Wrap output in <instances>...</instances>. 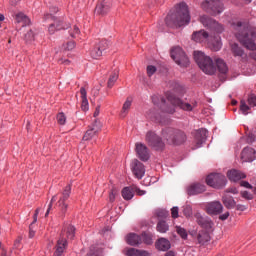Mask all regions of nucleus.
<instances>
[{
	"mask_svg": "<svg viewBox=\"0 0 256 256\" xmlns=\"http://www.w3.org/2000/svg\"><path fill=\"white\" fill-rule=\"evenodd\" d=\"M209 231L211 230H200L197 233L196 239H197L198 245H207V243L211 241V235L209 234Z\"/></svg>",
	"mask_w": 256,
	"mask_h": 256,
	"instance_id": "393cba45",
	"label": "nucleus"
},
{
	"mask_svg": "<svg viewBox=\"0 0 256 256\" xmlns=\"http://www.w3.org/2000/svg\"><path fill=\"white\" fill-rule=\"evenodd\" d=\"M67 239H75V226L69 225L66 229Z\"/></svg>",
	"mask_w": 256,
	"mask_h": 256,
	"instance_id": "37998d69",
	"label": "nucleus"
},
{
	"mask_svg": "<svg viewBox=\"0 0 256 256\" xmlns=\"http://www.w3.org/2000/svg\"><path fill=\"white\" fill-rule=\"evenodd\" d=\"M117 79H119V74L117 72L112 73L108 79L107 87L111 89L117 82Z\"/></svg>",
	"mask_w": 256,
	"mask_h": 256,
	"instance_id": "58836bf2",
	"label": "nucleus"
},
{
	"mask_svg": "<svg viewBox=\"0 0 256 256\" xmlns=\"http://www.w3.org/2000/svg\"><path fill=\"white\" fill-rule=\"evenodd\" d=\"M254 141H255V135L250 134V135L248 136L247 142H248V143H254Z\"/></svg>",
	"mask_w": 256,
	"mask_h": 256,
	"instance_id": "774afa93",
	"label": "nucleus"
},
{
	"mask_svg": "<svg viewBox=\"0 0 256 256\" xmlns=\"http://www.w3.org/2000/svg\"><path fill=\"white\" fill-rule=\"evenodd\" d=\"M206 184L213 189H223L227 185V178L221 173L209 174L206 177Z\"/></svg>",
	"mask_w": 256,
	"mask_h": 256,
	"instance_id": "6e6552de",
	"label": "nucleus"
},
{
	"mask_svg": "<svg viewBox=\"0 0 256 256\" xmlns=\"http://www.w3.org/2000/svg\"><path fill=\"white\" fill-rule=\"evenodd\" d=\"M107 49H109V42L107 40H101L92 48L90 56L92 59H101L103 52L107 51Z\"/></svg>",
	"mask_w": 256,
	"mask_h": 256,
	"instance_id": "f8f14e48",
	"label": "nucleus"
},
{
	"mask_svg": "<svg viewBox=\"0 0 256 256\" xmlns=\"http://www.w3.org/2000/svg\"><path fill=\"white\" fill-rule=\"evenodd\" d=\"M155 247L158 251H169L171 249V242L166 238H159L155 242Z\"/></svg>",
	"mask_w": 256,
	"mask_h": 256,
	"instance_id": "cd10ccee",
	"label": "nucleus"
},
{
	"mask_svg": "<svg viewBox=\"0 0 256 256\" xmlns=\"http://www.w3.org/2000/svg\"><path fill=\"white\" fill-rule=\"evenodd\" d=\"M194 217L196 219V223L199 226H201L202 229H205L206 231H212L213 230V225H215V223H213V220H211V218L201 214L200 212H197L194 215Z\"/></svg>",
	"mask_w": 256,
	"mask_h": 256,
	"instance_id": "ddd939ff",
	"label": "nucleus"
},
{
	"mask_svg": "<svg viewBox=\"0 0 256 256\" xmlns=\"http://www.w3.org/2000/svg\"><path fill=\"white\" fill-rule=\"evenodd\" d=\"M201 7L206 13H210L214 17L221 15V12L224 11L225 7L222 2L219 0H205L202 2Z\"/></svg>",
	"mask_w": 256,
	"mask_h": 256,
	"instance_id": "39448f33",
	"label": "nucleus"
},
{
	"mask_svg": "<svg viewBox=\"0 0 256 256\" xmlns=\"http://www.w3.org/2000/svg\"><path fill=\"white\" fill-rule=\"evenodd\" d=\"M127 256H151V253L146 250H139L137 248H130L126 251Z\"/></svg>",
	"mask_w": 256,
	"mask_h": 256,
	"instance_id": "2f4dec72",
	"label": "nucleus"
},
{
	"mask_svg": "<svg viewBox=\"0 0 256 256\" xmlns=\"http://www.w3.org/2000/svg\"><path fill=\"white\" fill-rule=\"evenodd\" d=\"M67 249V239L61 234L56 244V251L53 256H62L63 252Z\"/></svg>",
	"mask_w": 256,
	"mask_h": 256,
	"instance_id": "a878e982",
	"label": "nucleus"
},
{
	"mask_svg": "<svg viewBox=\"0 0 256 256\" xmlns=\"http://www.w3.org/2000/svg\"><path fill=\"white\" fill-rule=\"evenodd\" d=\"M132 172L136 179H143L145 175V166L139 160H134Z\"/></svg>",
	"mask_w": 256,
	"mask_h": 256,
	"instance_id": "4be33fe9",
	"label": "nucleus"
},
{
	"mask_svg": "<svg viewBox=\"0 0 256 256\" xmlns=\"http://www.w3.org/2000/svg\"><path fill=\"white\" fill-rule=\"evenodd\" d=\"M210 47H211L212 51H220L221 47H222L221 41L215 40L214 42H212L210 44Z\"/></svg>",
	"mask_w": 256,
	"mask_h": 256,
	"instance_id": "de8ad7c7",
	"label": "nucleus"
},
{
	"mask_svg": "<svg viewBox=\"0 0 256 256\" xmlns=\"http://www.w3.org/2000/svg\"><path fill=\"white\" fill-rule=\"evenodd\" d=\"M183 213L185 217H191V215H193V209L191 208V206H186L183 209Z\"/></svg>",
	"mask_w": 256,
	"mask_h": 256,
	"instance_id": "864d4df0",
	"label": "nucleus"
},
{
	"mask_svg": "<svg viewBox=\"0 0 256 256\" xmlns=\"http://www.w3.org/2000/svg\"><path fill=\"white\" fill-rule=\"evenodd\" d=\"M126 242L128 245H131L132 247H137L143 243V239L139 234L136 233H130L126 237Z\"/></svg>",
	"mask_w": 256,
	"mask_h": 256,
	"instance_id": "bb28decb",
	"label": "nucleus"
},
{
	"mask_svg": "<svg viewBox=\"0 0 256 256\" xmlns=\"http://www.w3.org/2000/svg\"><path fill=\"white\" fill-rule=\"evenodd\" d=\"M21 241H23V238L19 236L15 241H14V249H19L21 247Z\"/></svg>",
	"mask_w": 256,
	"mask_h": 256,
	"instance_id": "052dcab7",
	"label": "nucleus"
},
{
	"mask_svg": "<svg viewBox=\"0 0 256 256\" xmlns=\"http://www.w3.org/2000/svg\"><path fill=\"white\" fill-rule=\"evenodd\" d=\"M79 33H81V30H79V27L74 26L73 32H70V37L75 39L77 37V35H79Z\"/></svg>",
	"mask_w": 256,
	"mask_h": 256,
	"instance_id": "6e6d98bb",
	"label": "nucleus"
},
{
	"mask_svg": "<svg viewBox=\"0 0 256 256\" xmlns=\"http://www.w3.org/2000/svg\"><path fill=\"white\" fill-rule=\"evenodd\" d=\"M171 215L173 219H177L179 217V207L175 206L171 209Z\"/></svg>",
	"mask_w": 256,
	"mask_h": 256,
	"instance_id": "5fc2aeb1",
	"label": "nucleus"
},
{
	"mask_svg": "<svg viewBox=\"0 0 256 256\" xmlns=\"http://www.w3.org/2000/svg\"><path fill=\"white\" fill-rule=\"evenodd\" d=\"M146 71H147L148 77H153V75H155V73H157V67H155L153 65H149V66H147Z\"/></svg>",
	"mask_w": 256,
	"mask_h": 256,
	"instance_id": "8fccbe9b",
	"label": "nucleus"
},
{
	"mask_svg": "<svg viewBox=\"0 0 256 256\" xmlns=\"http://www.w3.org/2000/svg\"><path fill=\"white\" fill-rule=\"evenodd\" d=\"M89 127L96 133H99V131H101V127H103V124H101V121L95 119L93 124Z\"/></svg>",
	"mask_w": 256,
	"mask_h": 256,
	"instance_id": "49530a36",
	"label": "nucleus"
},
{
	"mask_svg": "<svg viewBox=\"0 0 256 256\" xmlns=\"http://www.w3.org/2000/svg\"><path fill=\"white\" fill-rule=\"evenodd\" d=\"M75 47V41H69L66 44H63L64 51H73Z\"/></svg>",
	"mask_w": 256,
	"mask_h": 256,
	"instance_id": "3c124183",
	"label": "nucleus"
},
{
	"mask_svg": "<svg viewBox=\"0 0 256 256\" xmlns=\"http://www.w3.org/2000/svg\"><path fill=\"white\" fill-rule=\"evenodd\" d=\"M117 195H119V189H117V187L113 186L111 191H110V194H109L110 203L115 202V197H117Z\"/></svg>",
	"mask_w": 256,
	"mask_h": 256,
	"instance_id": "c03bdc74",
	"label": "nucleus"
},
{
	"mask_svg": "<svg viewBox=\"0 0 256 256\" xmlns=\"http://www.w3.org/2000/svg\"><path fill=\"white\" fill-rule=\"evenodd\" d=\"M236 210L237 211H247V206L243 204H236Z\"/></svg>",
	"mask_w": 256,
	"mask_h": 256,
	"instance_id": "e2e57ef3",
	"label": "nucleus"
},
{
	"mask_svg": "<svg viewBox=\"0 0 256 256\" xmlns=\"http://www.w3.org/2000/svg\"><path fill=\"white\" fill-rule=\"evenodd\" d=\"M229 212H225L224 214L219 216L220 221H227V219H229Z\"/></svg>",
	"mask_w": 256,
	"mask_h": 256,
	"instance_id": "0e129e2a",
	"label": "nucleus"
},
{
	"mask_svg": "<svg viewBox=\"0 0 256 256\" xmlns=\"http://www.w3.org/2000/svg\"><path fill=\"white\" fill-rule=\"evenodd\" d=\"M231 53L233 57H241L242 59H247V55L245 54V50L239 46L237 43L231 44Z\"/></svg>",
	"mask_w": 256,
	"mask_h": 256,
	"instance_id": "c85d7f7f",
	"label": "nucleus"
},
{
	"mask_svg": "<svg viewBox=\"0 0 256 256\" xmlns=\"http://www.w3.org/2000/svg\"><path fill=\"white\" fill-rule=\"evenodd\" d=\"M168 101H170L171 105L174 107H179V109H182L183 111H193L195 107H197V102H195L193 105L183 102L179 97L169 95Z\"/></svg>",
	"mask_w": 256,
	"mask_h": 256,
	"instance_id": "9b49d317",
	"label": "nucleus"
},
{
	"mask_svg": "<svg viewBox=\"0 0 256 256\" xmlns=\"http://www.w3.org/2000/svg\"><path fill=\"white\" fill-rule=\"evenodd\" d=\"M227 177L229 181H233V183H237V181H241V179H247V175L237 169L229 170Z\"/></svg>",
	"mask_w": 256,
	"mask_h": 256,
	"instance_id": "5701e85b",
	"label": "nucleus"
},
{
	"mask_svg": "<svg viewBox=\"0 0 256 256\" xmlns=\"http://www.w3.org/2000/svg\"><path fill=\"white\" fill-rule=\"evenodd\" d=\"M167 27L177 29L183 25L191 23V15L189 14V6L185 2L176 5L175 10H170L165 18Z\"/></svg>",
	"mask_w": 256,
	"mask_h": 256,
	"instance_id": "f03ea898",
	"label": "nucleus"
},
{
	"mask_svg": "<svg viewBox=\"0 0 256 256\" xmlns=\"http://www.w3.org/2000/svg\"><path fill=\"white\" fill-rule=\"evenodd\" d=\"M58 125H65L67 123V116H65V113L60 112L56 116Z\"/></svg>",
	"mask_w": 256,
	"mask_h": 256,
	"instance_id": "a18cd8bd",
	"label": "nucleus"
},
{
	"mask_svg": "<svg viewBox=\"0 0 256 256\" xmlns=\"http://www.w3.org/2000/svg\"><path fill=\"white\" fill-rule=\"evenodd\" d=\"M240 187H244L245 189H253V185H251L248 181H240Z\"/></svg>",
	"mask_w": 256,
	"mask_h": 256,
	"instance_id": "13d9d810",
	"label": "nucleus"
},
{
	"mask_svg": "<svg viewBox=\"0 0 256 256\" xmlns=\"http://www.w3.org/2000/svg\"><path fill=\"white\" fill-rule=\"evenodd\" d=\"M33 224L29 226V239H33L35 237V232L33 230Z\"/></svg>",
	"mask_w": 256,
	"mask_h": 256,
	"instance_id": "69168bd1",
	"label": "nucleus"
},
{
	"mask_svg": "<svg viewBox=\"0 0 256 256\" xmlns=\"http://www.w3.org/2000/svg\"><path fill=\"white\" fill-rule=\"evenodd\" d=\"M208 215H221L223 213V204L219 201H213L206 205Z\"/></svg>",
	"mask_w": 256,
	"mask_h": 256,
	"instance_id": "a211bd4d",
	"label": "nucleus"
},
{
	"mask_svg": "<svg viewBox=\"0 0 256 256\" xmlns=\"http://www.w3.org/2000/svg\"><path fill=\"white\" fill-rule=\"evenodd\" d=\"M235 31V37L238 39L242 47L248 51H256V28L247 22L238 21L232 24Z\"/></svg>",
	"mask_w": 256,
	"mask_h": 256,
	"instance_id": "f257e3e1",
	"label": "nucleus"
},
{
	"mask_svg": "<svg viewBox=\"0 0 256 256\" xmlns=\"http://www.w3.org/2000/svg\"><path fill=\"white\" fill-rule=\"evenodd\" d=\"M44 21H48L49 26H48V33L49 35H55L56 31H61V29H69V25L68 26H64L63 25V21H61V19L52 16L49 13H46L44 15Z\"/></svg>",
	"mask_w": 256,
	"mask_h": 256,
	"instance_id": "0eeeda50",
	"label": "nucleus"
},
{
	"mask_svg": "<svg viewBox=\"0 0 256 256\" xmlns=\"http://www.w3.org/2000/svg\"><path fill=\"white\" fill-rule=\"evenodd\" d=\"M248 104L250 107H256V95L251 94L248 96Z\"/></svg>",
	"mask_w": 256,
	"mask_h": 256,
	"instance_id": "603ef678",
	"label": "nucleus"
},
{
	"mask_svg": "<svg viewBox=\"0 0 256 256\" xmlns=\"http://www.w3.org/2000/svg\"><path fill=\"white\" fill-rule=\"evenodd\" d=\"M251 110V107L247 105L245 100H241L240 102V111L243 113V115H249V111Z\"/></svg>",
	"mask_w": 256,
	"mask_h": 256,
	"instance_id": "79ce46f5",
	"label": "nucleus"
},
{
	"mask_svg": "<svg viewBox=\"0 0 256 256\" xmlns=\"http://www.w3.org/2000/svg\"><path fill=\"white\" fill-rule=\"evenodd\" d=\"M168 215H169V214H168L167 212H165V211H158V212H157V217H158L159 219H165Z\"/></svg>",
	"mask_w": 256,
	"mask_h": 256,
	"instance_id": "680f3d73",
	"label": "nucleus"
},
{
	"mask_svg": "<svg viewBox=\"0 0 256 256\" xmlns=\"http://www.w3.org/2000/svg\"><path fill=\"white\" fill-rule=\"evenodd\" d=\"M215 64L219 72L218 77L220 81L222 82L227 81V73H229V66H227V63L225 62V60L221 58H216Z\"/></svg>",
	"mask_w": 256,
	"mask_h": 256,
	"instance_id": "2eb2a0df",
	"label": "nucleus"
},
{
	"mask_svg": "<svg viewBox=\"0 0 256 256\" xmlns=\"http://www.w3.org/2000/svg\"><path fill=\"white\" fill-rule=\"evenodd\" d=\"M192 41H195V43H205V41H209V33L205 30L195 31L192 34Z\"/></svg>",
	"mask_w": 256,
	"mask_h": 256,
	"instance_id": "b1692460",
	"label": "nucleus"
},
{
	"mask_svg": "<svg viewBox=\"0 0 256 256\" xmlns=\"http://www.w3.org/2000/svg\"><path fill=\"white\" fill-rule=\"evenodd\" d=\"M24 41L26 43H33L35 41V32L32 30H29L25 35H24Z\"/></svg>",
	"mask_w": 256,
	"mask_h": 256,
	"instance_id": "a19ab883",
	"label": "nucleus"
},
{
	"mask_svg": "<svg viewBox=\"0 0 256 256\" xmlns=\"http://www.w3.org/2000/svg\"><path fill=\"white\" fill-rule=\"evenodd\" d=\"M200 23H202V25L206 27V29L214 31L215 33H221L222 31H225L223 25L219 24V22L207 15H203L200 17Z\"/></svg>",
	"mask_w": 256,
	"mask_h": 256,
	"instance_id": "9d476101",
	"label": "nucleus"
},
{
	"mask_svg": "<svg viewBox=\"0 0 256 256\" xmlns=\"http://www.w3.org/2000/svg\"><path fill=\"white\" fill-rule=\"evenodd\" d=\"M15 19L18 23H23V27L31 25V19L23 12L16 14Z\"/></svg>",
	"mask_w": 256,
	"mask_h": 256,
	"instance_id": "72a5a7b5",
	"label": "nucleus"
},
{
	"mask_svg": "<svg viewBox=\"0 0 256 256\" xmlns=\"http://www.w3.org/2000/svg\"><path fill=\"white\" fill-rule=\"evenodd\" d=\"M98 132H95V130H93V128H91L89 126V129L85 132L84 136H83V141H91V139L97 135Z\"/></svg>",
	"mask_w": 256,
	"mask_h": 256,
	"instance_id": "4c0bfd02",
	"label": "nucleus"
},
{
	"mask_svg": "<svg viewBox=\"0 0 256 256\" xmlns=\"http://www.w3.org/2000/svg\"><path fill=\"white\" fill-rule=\"evenodd\" d=\"M156 231L158 233H167L169 231V224L165 220H159L156 225Z\"/></svg>",
	"mask_w": 256,
	"mask_h": 256,
	"instance_id": "c9c22d12",
	"label": "nucleus"
},
{
	"mask_svg": "<svg viewBox=\"0 0 256 256\" xmlns=\"http://www.w3.org/2000/svg\"><path fill=\"white\" fill-rule=\"evenodd\" d=\"M170 56L175 61L176 65H179L180 67H189V57H187V54H185V51H183V48L176 46L171 49Z\"/></svg>",
	"mask_w": 256,
	"mask_h": 256,
	"instance_id": "423d86ee",
	"label": "nucleus"
},
{
	"mask_svg": "<svg viewBox=\"0 0 256 256\" xmlns=\"http://www.w3.org/2000/svg\"><path fill=\"white\" fill-rule=\"evenodd\" d=\"M132 103H133V100L131 98H127L126 101L124 102L121 113H120V116L123 119H125V117H127V113H129Z\"/></svg>",
	"mask_w": 256,
	"mask_h": 256,
	"instance_id": "f704fd0d",
	"label": "nucleus"
},
{
	"mask_svg": "<svg viewBox=\"0 0 256 256\" xmlns=\"http://www.w3.org/2000/svg\"><path fill=\"white\" fill-rule=\"evenodd\" d=\"M241 159L245 163H251L256 159V151L252 147H245L241 152Z\"/></svg>",
	"mask_w": 256,
	"mask_h": 256,
	"instance_id": "6ab92c4d",
	"label": "nucleus"
},
{
	"mask_svg": "<svg viewBox=\"0 0 256 256\" xmlns=\"http://www.w3.org/2000/svg\"><path fill=\"white\" fill-rule=\"evenodd\" d=\"M141 239L145 245H153V235L150 232H142Z\"/></svg>",
	"mask_w": 256,
	"mask_h": 256,
	"instance_id": "e433bc0d",
	"label": "nucleus"
},
{
	"mask_svg": "<svg viewBox=\"0 0 256 256\" xmlns=\"http://www.w3.org/2000/svg\"><path fill=\"white\" fill-rule=\"evenodd\" d=\"M157 3H159V0H154V2H153V0H151L148 2L147 5H148L149 9H153V7H155V5H157Z\"/></svg>",
	"mask_w": 256,
	"mask_h": 256,
	"instance_id": "338daca9",
	"label": "nucleus"
},
{
	"mask_svg": "<svg viewBox=\"0 0 256 256\" xmlns=\"http://www.w3.org/2000/svg\"><path fill=\"white\" fill-rule=\"evenodd\" d=\"M111 7H113V0H102L96 5L95 13L97 15H106L111 11Z\"/></svg>",
	"mask_w": 256,
	"mask_h": 256,
	"instance_id": "dca6fc26",
	"label": "nucleus"
},
{
	"mask_svg": "<svg viewBox=\"0 0 256 256\" xmlns=\"http://www.w3.org/2000/svg\"><path fill=\"white\" fill-rule=\"evenodd\" d=\"M194 139L196 143L195 149H199L207 141V129L201 128L197 130Z\"/></svg>",
	"mask_w": 256,
	"mask_h": 256,
	"instance_id": "412c9836",
	"label": "nucleus"
},
{
	"mask_svg": "<svg viewBox=\"0 0 256 256\" xmlns=\"http://www.w3.org/2000/svg\"><path fill=\"white\" fill-rule=\"evenodd\" d=\"M206 191H207L206 186L201 183H193L187 187V194L189 196L201 195V193H205Z\"/></svg>",
	"mask_w": 256,
	"mask_h": 256,
	"instance_id": "aec40b11",
	"label": "nucleus"
},
{
	"mask_svg": "<svg viewBox=\"0 0 256 256\" xmlns=\"http://www.w3.org/2000/svg\"><path fill=\"white\" fill-rule=\"evenodd\" d=\"M225 193H232V195H238L239 194V190L235 187H231V188H227L225 190Z\"/></svg>",
	"mask_w": 256,
	"mask_h": 256,
	"instance_id": "bf43d9fd",
	"label": "nucleus"
},
{
	"mask_svg": "<svg viewBox=\"0 0 256 256\" xmlns=\"http://www.w3.org/2000/svg\"><path fill=\"white\" fill-rule=\"evenodd\" d=\"M194 61H196L198 67H200L203 73L206 75H215L217 67H215L211 57L206 56L205 53L201 51H194Z\"/></svg>",
	"mask_w": 256,
	"mask_h": 256,
	"instance_id": "20e7f679",
	"label": "nucleus"
},
{
	"mask_svg": "<svg viewBox=\"0 0 256 256\" xmlns=\"http://www.w3.org/2000/svg\"><path fill=\"white\" fill-rule=\"evenodd\" d=\"M69 197H71V184H68L64 188V190L62 192V197L58 201L62 217H65V214L67 213V209H68L69 205H67V203H65V201H67V199H69Z\"/></svg>",
	"mask_w": 256,
	"mask_h": 256,
	"instance_id": "4468645a",
	"label": "nucleus"
},
{
	"mask_svg": "<svg viewBox=\"0 0 256 256\" xmlns=\"http://www.w3.org/2000/svg\"><path fill=\"white\" fill-rule=\"evenodd\" d=\"M222 203L226 209H235L237 202L233 198V196H229L227 194H224L222 196Z\"/></svg>",
	"mask_w": 256,
	"mask_h": 256,
	"instance_id": "c756f323",
	"label": "nucleus"
},
{
	"mask_svg": "<svg viewBox=\"0 0 256 256\" xmlns=\"http://www.w3.org/2000/svg\"><path fill=\"white\" fill-rule=\"evenodd\" d=\"M135 151L138 155L140 161H149V148L143 143H136L135 144Z\"/></svg>",
	"mask_w": 256,
	"mask_h": 256,
	"instance_id": "f3484780",
	"label": "nucleus"
},
{
	"mask_svg": "<svg viewBox=\"0 0 256 256\" xmlns=\"http://www.w3.org/2000/svg\"><path fill=\"white\" fill-rule=\"evenodd\" d=\"M145 141L149 147H152V149H155L156 151H163V149H165V142H163V139L154 131L150 130L146 133Z\"/></svg>",
	"mask_w": 256,
	"mask_h": 256,
	"instance_id": "1a4fd4ad",
	"label": "nucleus"
},
{
	"mask_svg": "<svg viewBox=\"0 0 256 256\" xmlns=\"http://www.w3.org/2000/svg\"><path fill=\"white\" fill-rule=\"evenodd\" d=\"M240 195L243 199H246V201H253V194L249 193V191H241Z\"/></svg>",
	"mask_w": 256,
	"mask_h": 256,
	"instance_id": "09e8293b",
	"label": "nucleus"
},
{
	"mask_svg": "<svg viewBox=\"0 0 256 256\" xmlns=\"http://www.w3.org/2000/svg\"><path fill=\"white\" fill-rule=\"evenodd\" d=\"M162 137L168 145H183L187 142V133L181 129L167 127L162 130Z\"/></svg>",
	"mask_w": 256,
	"mask_h": 256,
	"instance_id": "7ed1b4c3",
	"label": "nucleus"
},
{
	"mask_svg": "<svg viewBox=\"0 0 256 256\" xmlns=\"http://www.w3.org/2000/svg\"><path fill=\"white\" fill-rule=\"evenodd\" d=\"M134 189V193H136L137 195H139V197H142V195H145V190H141V188L137 187V186H133Z\"/></svg>",
	"mask_w": 256,
	"mask_h": 256,
	"instance_id": "4d7b16f0",
	"label": "nucleus"
},
{
	"mask_svg": "<svg viewBox=\"0 0 256 256\" xmlns=\"http://www.w3.org/2000/svg\"><path fill=\"white\" fill-rule=\"evenodd\" d=\"M80 95H81V110L84 112L89 111V100H87V90L85 87L80 88Z\"/></svg>",
	"mask_w": 256,
	"mask_h": 256,
	"instance_id": "7c9ffc66",
	"label": "nucleus"
},
{
	"mask_svg": "<svg viewBox=\"0 0 256 256\" xmlns=\"http://www.w3.org/2000/svg\"><path fill=\"white\" fill-rule=\"evenodd\" d=\"M176 233L186 241L187 237H189V234L187 233V230L181 226H176Z\"/></svg>",
	"mask_w": 256,
	"mask_h": 256,
	"instance_id": "ea45409f",
	"label": "nucleus"
},
{
	"mask_svg": "<svg viewBox=\"0 0 256 256\" xmlns=\"http://www.w3.org/2000/svg\"><path fill=\"white\" fill-rule=\"evenodd\" d=\"M122 197L125 201H131V199H133V197H135V192L133 189V186L130 187H124L122 189Z\"/></svg>",
	"mask_w": 256,
	"mask_h": 256,
	"instance_id": "473e14b6",
	"label": "nucleus"
}]
</instances>
